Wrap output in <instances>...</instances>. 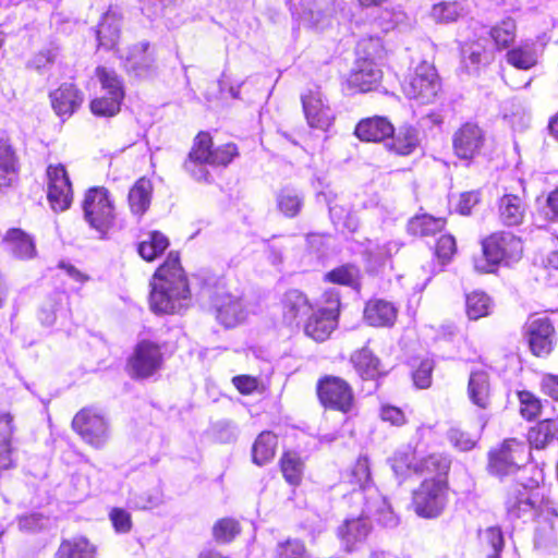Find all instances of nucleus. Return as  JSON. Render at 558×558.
<instances>
[{"instance_id":"nucleus-1","label":"nucleus","mask_w":558,"mask_h":558,"mask_svg":"<svg viewBox=\"0 0 558 558\" xmlns=\"http://www.w3.org/2000/svg\"><path fill=\"white\" fill-rule=\"evenodd\" d=\"M505 508L509 519L536 523L535 548L550 551L558 544V506L539 486L515 484L507 492Z\"/></svg>"},{"instance_id":"nucleus-2","label":"nucleus","mask_w":558,"mask_h":558,"mask_svg":"<svg viewBox=\"0 0 558 558\" xmlns=\"http://www.w3.org/2000/svg\"><path fill=\"white\" fill-rule=\"evenodd\" d=\"M150 284L149 304L153 312L172 314L187 305L190 289L178 253L171 252L168 255Z\"/></svg>"},{"instance_id":"nucleus-3","label":"nucleus","mask_w":558,"mask_h":558,"mask_svg":"<svg viewBox=\"0 0 558 558\" xmlns=\"http://www.w3.org/2000/svg\"><path fill=\"white\" fill-rule=\"evenodd\" d=\"M349 482L354 487L345 496L351 508L364 506L365 513H379V523L392 527L398 524V518L393 513L386 498L379 493L371 480L369 462L366 457H360L349 474Z\"/></svg>"},{"instance_id":"nucleus-4","label":"nucleus","mask_w":558,"mask_h":558,"mask_svg":"<svg viewBox=\"0 0 558 558\" xmlns=\"http://www.w3.org/2000/svg\"><path fill=\"white\" fill-rule=\"evenodd\" d=\"M83 211L89 227L98 233L100 239H104L116 220L113 201L108 190L105 187L89 189L85 194Z\"/></svg>"},{"instance_id":"nucleus-5","label":"nucleus","mask_w":558,"mask_h":558,"mask_svg":"<svg viewBox=\"0 0 558 558\" xmlns=\"http://www.w3.org/2000/svg\"><path fill=\"white\" fill-rule=\"evenodd\" d=\"M531 458L530 447L517 439L505 440L500 448L490 451L488 469L499 477L513 475Z\"/></svg>"},{"instance_id":"nucleus-6","label":"nucleus","mask_w":558,"mask_h":558,"mask_svg":"<svg viewBox=\"0 0 558 558\" xmlns=\"http://www.w3.org/2000/svg\"><path fill=\"white\" fill-rule=\"evenodd\" d=\"M96 75L105 94L90 101V110L95 116L113 117L120 111L124 97L122 82L114 71L106 68H97Z\"/></svg>"},{"instance_id":"nucleus-7","label":"nucleus","mask_w":558,"mask_h":558,"mask_svg":"<svg viewBox=\"0 0 558 558\" xmlns=\"http://www.w3.org/2000/svg\"><path fill=\"white\" fill-rule=\"evenodd\" d=\"M402 89L408 98L414 99L421 105L433 102L440 89L435 68L427 62H422L403 83Z\"/></svg>"},{"instance_id":"nucleus-8","label":"nucleus","mask_w":558,"mask_h":558,"mask_svg":"<svg viewBox=\"0 0 558 558\" xmlns=\"http://www.w3.org/2000/svg\"><path fill=\"white\" fill-rule=\"evenodd\" d=\"M363 508H351L350 515L338 527L341 545L348 553L356 550L366 541L372 530L369 518L379 522V513H365Z\"/></svg>"},{"instance_id":"nucleus-9","label":"nucleus","mask_w":558,"mask_h":558,"mask_svg":"<svg viewBox=\"0 0 558 558\" xmlns=\"http://www.w3.org/2000/svg\"><path fill=\"white\" fill-rule=\"evenodd\" d=\"M483 252L492 265L518 262L523 253L520 238L511 232H497L483 241Z\"/></svg>"},{"instance_id":"nucleus-10","label":"nucleus","mask_w":558,"mask_h":558,"mask_svg":"<svg viewBox=\"0 0 558 558\" xmlns=\"http://www.w3.org/2000/svg\"><path fill=\"white\" fill-rule=\"evenodd\" d=\"M72 427L94 448L104 447L109 439V424L105 416L94 409L81 410L74 416Z\"/></svg>"},{"instance_id":"nucleus-11","label":"nucleus","mask_w":558,"mask_h":558,"mask_svg":"<svg viewBox=\"0 0 558 558\" xmlns=\"http://www.w3.org/2000/svg\"><path fill=\"white\" fill-rule=\"evenodd\" d=\"M446 485L442 480H425L413 493L415 512L423 518H435L446 505Z\"/></svg>"},{"instance_id":"nucleus-12","label":"nucleus","mask_w":558,"mask_h":558,"mask_svg":"<svg viewBox=\"0 0 558 558\" xmlns=\"http://www.w3.org/2000/svg\"><path fill=\"white\" fill-rule=\"evenodd\" d=\"M317 395L322 404L332 410L349 412L353 405L351 386L337 376H325L317 383Z\"/></svg>"},{"instance_id":"nucleus-13","label":"nucleus","mask_w":558,"mask_h":558,"mask_svg":"<svg viewBox=\"0 0 558 558\" xmlns=\"http://www.w3.org/2000/svg\"><path fill=\"white\" fill-rule=\"evenodd\" d=\"M303 112L310 128L327 131L333 123L335 113L323 93L310 89L301 96Z\"/></svg>"},{"instance_id":"nucleus-14","label":"nucleus","mask_w":558,"mask_h":558,"mask_svg":"<svg viewBox=\"0 0 558 558\" xmlns=\"http://www.w3.org/2000/svg\"><path fill=\"white\" fill-rule=\"evenodd\" d=\"M162 364L160 347L151 341H141L129 361L133 377L147 378L155 374Z\"/></svg>"},{"instance_id":"nucleus-15","label":"nucleus","mask_w":558,"mask_h":558,"mask_svg":"<svg viewBox=\"0 0 558 558\" xmlns=\"http://www.w3.org/2000/svg\"><path fill=\"white\" fill-rule=\"evenodd\" d=\"M48 178V201L54 211L68 209L72 203L73 193L65 168L62 165L49 166Z\"/></svg>"},{"instance_id":"nucleus-16","label":"nucleus","mask_w":558,"mask_h":558,"mask_svg":"<svg viewBox=\"0 0 558 558\" xmlns=\"http://www.w3.org/2000/svg\"><path fill=\"white\" fill-rule=\"evenodd\" d=\"M211 137L208 133L201 132L194 140L193 147L184 162L185 170L195 180H207L209 172L206 169L211 161Z\"/></svg>"},{"instance_id":"nucleus-17","label":"nucleus","mask_w":558,"mask_h":558,"mask_svg":"<svg viewBox=\"0 0 558 558\" xmlns=\"http://www.w3.org/2000/svg\"><path fill=\"white\" fill-rule=\"evenodd\" d=\"M555 329L546 317L531 318L526 324V337L534 355H548L554 347Z\"/></svg>"},{"instance_id":"nucleus-18","label":"nucleus","mask_w":558,"mask_h":558,"mask_svg":"<svg viewBox=\"0 0 558 558\" xmlns=\"http://www.w3.org/2000/svg\"><path fill=\"white\" fill-rule=\"evenodd\" d=\"M49 99L54 113L64 121L82 106L84 94L74 84L62 83L50 92Z\"/></svg>"},{"instance_id":"nucleus-19","label":"nucleus","mask_w":558,"mask_h":558,"mask_svg":"<svg viewBox=\"0 0 558 558\" xmlns=\"http://www.w3.org/2000/svg\"><path fill=\"white\" fill-rule=\"evenodd\" d=\"M483 144L484 133L475 123L466 122L453 134L452 145L459 158H473L480 153Z\"/></svg>"},{"instance_id":"nucleus-20","label":"nucleus","mask_w":558,"mask_h":558,"mask_svg":"<svg viewBox=\"0 0 558 558\" xmlns=\"http://www.w3.org/2000/svg\"><path fill=\"white\" fill-rule=\"evenodd\" d=\"M383 72L373 58H360L352 70L348 84L354 92L366 93L380 82Z\"/></svg>"},{"instance_id":"nucleus-21","label":"nucleus","mask_w":558,"mask_h":558,"mask_svg":"<svg viewBox=\"0 0 558 558\" xmlns=\"http://www.w3.org/2000/svg\"><path fill=\"white\" fill-rule=\"evenodd\" d=\"M487 38L480 33L477 39H470L461 45V62L469 72H476L481 65L493 60V52L487 48Z\"/></svg>"},{"instance_id":"nucleus-22","label":"nucleus","mask_w":558,"mask_h":558,"mask_svg":"<svg viewBox=\"0 0 558 558\" xmlns=\"http://www.w3.org/2000/svg\"><path fill=\"white\" fill-rule=\"evenodd\" d=\"M543 46L536 40H522L506 53V61L515 69L527 71L537 65Z\"/></svg>"},{"instance_id":"nucleus-23","label":"nucleus","mask_w":558,"mask_h":558,"mask_svg":"<svg viewBox=\"0 0 558 558\" xmlns=\"http://www.w3.org/2000/svg\"><path fill=\"white\" fill-rule=\"evenodd\" d=\"M333 308L314 311L304 325L305 335L317 342L327 340L338 325Z\"/></svg>"},{"instance_id":"nucleus-24","label":"nucleus","mask_w":558,"mask_h":558,"mask_svg":"<svg viewBox=\"0 0 558 558\" xmlns=\"http://www.w3.org/2000/svg\"><path fill=\"white\" fill-rule=\"evenodd\" d=\"M149 43L142 41L129 49L124 66L128 72L137 77H148L155 71V58L148 52Z\"/></svg>"},{"instance_id":"nucleus-25","label":"nucleus","mask_w":558,"mask_h":558,"mask_svg":"<svg viewBox=\"0 0 558 558\" xmlns=\"http://www.w3.org/2000/svg\"><path fill=\"white\" fill-rule=\"evenodd\" d=\"M217 319L226 327H234L246 317L245 305L241 298L221 294L215 301Z\"/></svg>"},{"instance_id":"nucleus-26","label":"nucleus","mask_w":558,"mask_h":558,"mask_svg":"<svg viewBox=\"0 0 558 558\" xmlns=\"http://www.w3.org/2000/svg\"><path fill=\"white\" fill-rule=\"evenodd\" d=\"M395 129L384 117H372L361 120L355 126V135L364 142H380L390 137Z\"/></svg>"},{"instance_id":"nucleus-27","label":"nucleus","mask_w":558,"mask_h":558,"mask_svg":"<svg viewBox=\"0 0 558 558\" xmlns=\"http://www.w3.org/2000/svg\"><path fill=\"white\" fill-rule=\"evenodd\" d=\"M2 242L4 250L16 258L28 259L35 256L36 248L33 239L21 229H10Z\"/></svg>"},{"instance_id":"nucleus-28","label":"nucleus","mask_w":558,"mask_h":558,"mask_svg":"<svg viewBox=\"0 0 558 558\" xmlns=\"http://www.w3.org/2000/svg\"><path fill=\"white\" fill-rule=\"evenodd\" d=\"M499 218L508 227L519 226L523 222L526 214V204L518 195L505 194L499 199Z\"/></svg>"},{"instance_id":"nucleus-29","label":"nucleus","mask_w":558,"mask_h":558,"mask_svg":"<svg viewBox=\"0 0 558 558\" xmlns=\"http://www.w3.org/2000/svg\"><path fill=\"white\" fill-rule=\"evenodd\" d=\"M364 318L371 326L390 327L396 322L397 310L384 300L369 301L364 308Z\"/></svg>"},{"instance_id":"nucleus-30","label":"nucleus","mask_w":558,"mask_h":558,"mask_svg":"<svg viewBox=\"0 0 558 558\" xmlns=\"http://www.w3.org/2000/svg\"><path fill=\"white\" fill-rule=\"evenodd\" d=\"M153 185L146 178L138 179L129 192V206L134 216L141 218L149 208Z\"/></svg>"},{"instance_id":"nucleus-31","label":"nucleus","mask_w":558,"mask_h":558,"mask_svg":"<svg viewBox=\"0 0 558 558\" xmlns=\"http://www.w3.org/2000/svg\"><path fill=\"white\" fill-rule=\"evenodd\" d=\"M468 395L473 404L486 409L490 401L489 376L484 371L472 372L469 379Z\"/></svg>"},{"instance_id":"nucleus-32","label":"nucleus","mask_w":558,"mask_h":558,"mask_svg":"<svg viewBox=\"0 0 558 558\" xmlns=\"http://www.w3.org/2000/svg\"><path fill=\"white\" fill-rule=\"evenodd\" d=\"M121 17L116 11H107L97 29V39L99 46L105 49H113L120 37Z\"/></svg>"},{"instance_id":"nucleus-33","label":"nucleus","mask_w":558,"mask_h":558,"mask_svg":"<svg viewBox=\"0 0 558 558\" xmlns=\"http://www.w3.org/2000/svg\"><path fill=\"white\" fill-rule=\"evenodd\" d=\"M530 446L543 449L558 440V423L547 418L532 426L527 433Z\"/></svg>"},{"instance_id":"nucleus-34","label":"nucleus","mask_w":558,"mask_h":558,"mask_svg":"<svg viewBox=\"0 0 558 558\" xmlns=\"http://www.w3.org/2000/svg\"><path fill=\"white\" fill-rule=\"evenodd\" d=\"M480 33L483 37H485V35H489L496 48L498 50H502L509 48V46L514 41L517 36V24L513 19L507 17L494 25L489 31L482 26Z\"/></svg>"},{"instance_id":"nucleus-35","label":"nucleus","mask_w":558,"mask_h":558,"mask_svg":"<svg viewBox=\"0 0 558 558\" xmlns=\"http://www.w3.org/2000/svg\"><path fill=\"white\" fill-rule=\"evenodd\" d=\"M378 25L384 32L392 29H410L414 20L402 9L401 5L385 8L380 11L378 17Z\"/></svg>"},{"instance_id":"nucleus-36","label":"nucleus","mask_w":558,"mask_h":558,"mask_svg":"<svg viewBox=\"0 0 558 558\" xmlns=\"http://www.w3.org/2000/svg\"><path fill=\"white\" fill-rule=\"evenodd\" d=\"M16 156L8 140L0 135V187L10 186L16 174Z\"/></svg>"},{"instance_id":"nucleus-37","label":"nucleus","mask_w":558,"mask_h":558,"mask_svg":"<svg viewBox=\"0 0 558 558\" xmlns=\"http://www.w3.org/2000/svg\"><path fill=\"white\" fill-rule=\"evenodd\" d=\"M466 14L465 7L459 1H440L435 3L429 11V17L436 24H449L457 22Z\"/></svg>"},{"instance_id":"nucleus-38","label":"nucleus","mask_w":558,"mask_h":558,"mask_svg":"<svg viewBox=\"0 0 558 558\" xmlns=\"http://www.w3.org/2000/svg\"><path fill=\"white\" fill-rule=\"evenodd\" d=\"M282 304L284 318L290 323L294 322L299 316L307 314L312 308L307 296L296 289L286 292Z\"/></svg>"},{"instance_id":"nucleus-39","label":"nucleus","mask_w":558,"mask_h":558,"mask_svg":"<svg viewBox=\"0 0 558 558\" xmlns=\"http://www.w3.org/2000/svg\"><path fill=\"white\" fill-rule=\"evenodd\" d=\"M96 547L85 537L63 541L54 558H95Z\"/></svg>"},{"instance_id":"nucleus-40","label":"nucleus","mask_w":558,"mask_h":558,"mask_svg":"<svg viewBox=\"0 0 558 558\" xmlns=\"http://www.w3.org/2000/svg\"><path fill=\"white\" fill-rule=\"evenodd\" d=\"M277 448V436L271 432H263L253 445V462L257 465L268 463L274 457Z\"/></svg>"},{"instance_id":"nucleus-41","label":"nucleus","mask_w":558,"mask_h":558,"mask_svg":"<svg viewBox=\"0 0 558 558\" xmlns=\"http://www.w3.org/2000/svg\"><path fill=\"white\" fill-rule=\"evenodd\" d=\"M169 241L166 235L159 231H153L147 238L138 244V254L147 262H151L160 256L168 247Z\"/></svg>"},{"instance_id":"nucleus-42","label":"nucleus","mask_w":558,"mask_h":558,"mask_svg":"<svg viewBox=\"0 0 558 558\" xmlns=\"http://www.w3.org/2000/svg\"><path fill=\"white\" fill-rule=\"evenodd\" d=\"M418 132L413 126L400 128L396 137L389 144V148L398 155H410L418 145Z\"/></svg>"},{"instance_id":"nucleus-43","label":"nucleus","mask_w":558,"mask_h":558,"mask_svg":"<svg viewBox=\"0 0 558 558\" xmlns=\"http://www.w3.org/2000/svg\"><path fill=\"white\" fill-rule=\"evenodd\" d=\"M351 361L364 379L374 378L379 373V360L366 348L355 352Z\"/></svg>"},{"instance_id":"nucleus-44","label":"nucleus","mask_w":558,"mask_h":558,"mask_svg":"<svg viewBox=\"0 0 558 558\" xmlns=\"http://www.w3.org/2000/svg\"><path fill=\"white\" fill-rule=\"evenodd\" d=\"M445 220L430 215H421L412 218L408 223V231L413 235L427 236L442 230Z\"/></svg>"},{"instance_id":"nucleus-45","label":"nucleus","mask_w":558,"mask_h":558,"mask_svg":"<svg viewBox=\"0 0 558 558\" xmlns=\"http://www.w3.org/2000/svg\"><path fill=\"white\" fill-rule=\"evenodd\" d=\"M59 54L60 46L51 41L48 47L39 50L26 62V68L41 73L52 66Z\"/></svg>"},{"instance_id":"nucleus-46","label":"nucleus","mask_w":558,"mask_h":558,"mask_svg":"<svg viewBox=\"0 0 558 558\" xmlns=\"http://www.w3.org/2000/svg\"><path fill=\"white\" fill-rule=\"evenodd\" d=\"M279 210L288 218L295 217L303 206V195L292 189H283L277 196Z\"/></svg>"},{"instance_id":"nucleus-47","label":"nucleus","mask_w":558,"mask_h":558,"mask_svg":"<svg viewBox=\"0 0 558 558\" xmlns=\"http://www.w3.org/2000/svg\"><path fill=\"white\" fill-rule=\"evenodd\" d=\"M490 298L484 292H472L466 295L465 310L470 319L476 320L489 314Z\"/></svg>"},{"instance_id":"nucleus-48","label":"nucleus","mask_w":558,"mask_h":558,"mask_svg":"<svg viewBox=\"0 0 558 558\" xmlns=\"http://www.w3.org/2000/svg\"><path fill=\"white\" fill-rule=\"evenodd\" d=\"M281 471L286 481L291 485H298L301 482L303 473V462L295 452H287L281 458Z\"/></svg>"},{"instance_id":"nucleus-49","label":"nucleus","mask_w":558,"mask_h":558,"mask_svg":"<svg viewBox=\"0 0 558 558\" xmlns=\"http://www.w3.org/2000/svg\"><path fill=\"white\" fill-rule=\"evenodd\" d=\"M481 543L492 551L487 554L488 558H499V553L505 545L504 534L497 526L488 527L481 533Z\"/></svg>"},{"instance_id":"nucleus-50","label":"nucleus","mask_w":558,"mask_h":558,"mask_svg":"<svg viewBox=\"0 0 558 558\" xmlns=\"http://www.w3.org/2000/svg\"><path fill=\"white\" fill-rule=\"evenodd\" d=\"M518 397L522 416L526 420H533L541 412L539 400L529 391H519Z\"/></svg>"},{"instance_id":"nucleus-51","label":"nucleus","mask_w":558,"mask_h":558,"mask_svg":"<svg viewBox=\"0 0 558 558\" xmlns=\"http://www.w3.org/2000/svg\"><path fill=\"white\" fill-rule=\"evenodd\" d=\"M239 532V524L232 519H222L214 525V536L222 543L230 542Z\"/></svg>"},{"instance_id":"nucleus-52","label":"nucleus","mask_w":558,"mask_h":558,"mask_svg":"<svg viewBox=\"0 0 558 558\" xmlns=\"http://www.w3.org/2000/svg\"><path fill=\"white\" fill-rule=\"evenodd\" d=\"M359 269L354 266H342L329 271L326 278L335 283L353 286L356 282Z\"/></svg>"},{"instance_id":"nucleus-53","label":"nucleus","mask_w":558,"mask_h":558,"mask_svg":"<svg viewBox=\"0 0 558 558\" xmlns=\"http://www.w3.org/2000/svg\"><path fill=\"white\" fill-rule=\"evenodd\" d=\"M448 469V461L439 454H430L414 465L416 473H442Z\"/></svg>"},{"instance_id":"nucleus-54","label":"nucleus","mask_w":558,"mask_h":558,"mask_svg":"<svg viewBox=\"0 0 558 558\" xmlns=\"http://www.w3.org/2000/svg\"><path fill=\"white\" fill-rule=\"evenodd\" d=\"M277 555L280 558H302L305 553L304 544L299 539H287L277 546Z\"/></svg>"},{"instance_id":"nucleus-55","label":"nucleus","mask_w":558,"mask_h":558,"mask_svg":"<svg viewBox=\"0 0 558 558\" xmlns=\"http://www.w3.org/2000/svg\"><path fill=\"white\" fill-rule=\"evenodd\" d=\"M238 156L234 144L228 143L213 149L210 166H227Z\"/></svg>"},{"instance_id":"nucleus-56","label":"nucleus","mask_w":558,"mask_h":558,"mask_svg":"<svg viewBox=\"0 0 558 558\" xmlns=\"http://www.w3.org/2000/svg\"><path fill=\"white\" fill-rule=\"evenodd\" d=\"M399 250V244L397 242L389 241L387 243L380 244H374L369 243L367 246V253L368 255L375 259V262H384L388 257H390L392 254L397 253Z\"/></svg>"},{"instance_id":"nucleus-57","label":"nucleus","mask_w":558,"mask_h":558,"mask_svg":"<svg viewBox=\"0 0 558 558\" xmlns=\"http://www.w3.org/2000/svg\"><path fill=\"white\" fill-rule=\"evenodd\" d=\"M330 217L336 226H341L351 232H354L359 227V221L355 216L348 214L343 216L344 209L340 206L329 207Z\"/></svg>"},{"instance_id":"nucleus-58","label":"nucleus","mask_w":558,"mask_h":558,"mask_svg":"<svg viewBox=\"0 0 558 558\" xmlns=\"http://www.w3.org/2000/svg\"><path fill=\"white\" fill-rule=\"evenodd\" d=\"M434 369V362L425 359L421 362L420 366L413 373V380L418 388H428L432 384V372Z\"/></svg>"},{"instance_id":"nucleus-59","label":"nucleus","mask_w":558,"mask_h":558,"mask_svg":"<svg viewBox=\"0 0 558 558\" xmlns=\"http://www.w3.org/2000/svg\"><path fill=\"white\" fill-rule=\"evenodd\" d=\"M110 521L118 533H128L132 527L130 513L121 508H113L109 513Z\"/></svg>"},{"instance_id":"nucleus-60","label":"nucleus","mask_w":558,"mask_h":558,"mask_svg":"<svg viewBox=\"0 0 558 558\" xmlns=\"http://www.w3.org/2000/svg\"><path fill=\"white\" fill-rule=\"evenodd\" d=\"M456 253V240L451 235H442L436 244V256L441 264L447 263Z\"/></svg>"},{"instance_id":"nucleus-61","label":"nucleus","mask_w":558,"mask_h":558,"mask_svg":"<svg viewBox=\"0 0 558 558\" xmlns=\"http://www.w3.org/2000/svg\"><path fill=\"white\" fill-rule=\"evenodd\" d=\"M448 437L454 447L463 451L472 449L475 445L474 438H472L468 433L457 427L450 428V430L448 432Z\"/></svg>"},{"instance_id":"nucleus-62","label":"nucleus","mask_w":558,"mask_h":558,"mask_svg":"<svg viewBox=\"0 0 558 558\" xmlns=\"http://www.w3.org/2000/svg\"><path fill=\"white\" fill-rule=\"evenodd\" d=\"M380 417L383 421L389 422L395 426H401L407 422L405 415L401 409L388 404L381 407Z\"/></svg>"},{"instance_id":"nucleus-63","label":"nucleus","mask_w":558,"mask_h":558,"mask_svg":"<svg viewBox=\"0 0 558 558\" xmlns=\"http://www.w3.org/2000/svg\"><path fill=\"white\" fill-rule=\"evenodd\" d=\"M161 502V497L158 492L148 495L133 496L130 499V505L136 509H150L158 506Z\"/></svg>"},{"instance_id":"nucleus-64","label":"nucleus","mask_w":558,"mask_h":558,"mask_svg":"<svg viewBox=\"0 0 558 558\" xmlns=\"http://www.w3.org/2000/svg\"><path fill=\"white\" fill-rule=\"evenodd\" d=\"M542 391L554 400H558V375L545 374L541 381Z\"/></svg>"}]
</instances>
